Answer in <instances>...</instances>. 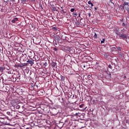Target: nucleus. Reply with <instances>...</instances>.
Returning <instances> with one entry per match:
<instances>
[{
	"label": "nucleus",
	"instance_id": "nucleus-1",
	"mask_svg": "<svg viewBox=\"0 0 129 129\" xmlns=\"http://www.w3.org/2000/svg\"><path fill=\"white\" fill-rule=\"evenodd\" d=\"M122 4H123V5H124V11H126L127 13H129L128 3L123 1Z\"/></svg>",
	"mask_w": 129,
	"mask_h": 129
},
{
	"label": "nucleus",
	"instance_id": "nucleus-2",
	"mask_svg": "<svg viewBox=\"0 0 129 129\" xmlns=\"http://www.w3.org/2000/svg\"><path fill=\"white\" fill-rule=\"evenodd\" d=\"M13 107H14V108H16V109H19V112H23V111H24V106H22V107H21V106L19 104H16L13 106Z\"/></svg>",
	"mask_w": 129,
	"mask_h": 129
},
{
	"label": "nucleus",
	"instance_id": "nucleus-3",
	"mask_svg": "<svg viewBox=\"0 0 129 129\" xmlns=\"http://www.w3.org/2000/svg\"><path fill=\"white\" fill-rule=\"evenodd\" d=\"M35 61V60L33 59V58H30V59H28L27 61V64H30L31 66H33V65H34V64H35V63L34 62Z\"/></svg>",
	"mask_w": 129,
	"mask_h": 129
},
{
	"label": "nucleus",
	"instance_id": "nucleus-4",
	"mask_svg": "<svg viewBox=\"0 0 129 129\" xmlns=\"http://www.w3.org/2000/svg\"><path fill=\"white\" fill-rule=\"evenodd\" d=\"M119 37L123 39V40H124V39H127V36L126 35V34H123V33L122 32L121 33V34H120Z\"/></svg>",
	"mask_w": 129,
	"mask_h": 129
},
{
	"label": "nucleus",
	"instance_id": "nucleus-5",
	"mask_svg": "<svg viewBox=\"0 0 129 129\" xmlns=\"http://www.w3.org/2000/svg\"><path fill=\"white\" fill-rule=\"evenodd\" d=\"M51 113L53 114V115H57L58 114V111H57V109L56 108H52Z\"/></svg>",
	"mask_w": 129,
	"mask_h": 129
},
{
	"label": "nucleus",
	"instance_id": "nucleus-6",
	"mask_svg": "<svg viewBox=\"0 0 129 129\" xmlns=\"http://www.w3.org/2000/svg\"><path fill=\"white\" fill-rule=\"evenodd\" d=\"M11 117L14 118L17 116V113L14 110H11Z\"/></svg>",
	"mask_w": 129,
	"mask_h": 129
},
{
	"label": "nucleus",
	"instance_id": "nucleus-7",
	"mask_svg": "<svg viewBox=\"0 0 129 129\" xmlns=\"http://www.w3.org/2000/svg\"><path fill=\"white\" fill-rule=\"evenodd\" d=\"M115 33L116 34L117 36H120V34H121L120 32H119V29L118 28H116L115 30Z\"/></svg>",
	"mask_w": 129,
	"mask_h": 129
},
{
	"label": "nucleus",
	"instance_id": "nucleus-8",
	"mask_svg": "<svg viewBox=\"0 0 129 129\" xmlns=\"http://www.w3.org/2000/svg\"><path fill=\"white\" fill-rule=\"evenodd\" d=\"M26 66H28L27 63H22L21 64H19L18 66V67H20V68H23V67H26Z\"/></svg>",
	"mask_w": 129,
	"mask_h": 129
},
{
	"label": "nucleus",
	"instance_id": "nucleus-9",
	"mask_svg": "<svg viewBox=\"0 0 129 129\" xmlns=\"http://www.w3.org/2000/svg\"><path fill=\"white\" fill-rule=\"evenodd\" d=\"M98 36H99V33L94 32V35L93 36L94 39H98Z\"/></svg>",
	"mask_w": 129,
	"mask_h": 129
},
{
	"label": "nucleus",
	"instance_id": "nucleus-10",
	"mask_svg": "<svg viewBox=\"0 0 129 129\" xmlns=\"http://www.w3.org/2000/svg\"><path fill=\"white\" fill-rule=\"evenodd\" d=\"M70 52L72 53V54L75 53V48L74 47H71L70 48Z\"/></svg>",
	"mask_w": 129,
	"mask_h": 129
},
{
	"label": "nucleus",
	"instance_id": "nucleus-11",
	"mask_svg": "<svg viewBox=\"0 0 129 129\" xmlns=\"http://www.w3.org/2000/svg\"><path fill=\"white\" fill-rule=\"evenodd\" d=\"M119 9L121 11H122V12H125V10H124V6L123 5H120V7H119Z\"/></svg>",
	"mask_w": 129,
	"mask_h": 129
},
{
	"label": "nucleus",
	"instance_id": "nucleus-12",
	"mask_svg": "<svg viewBox=\"0 0 129 129\" xmlns=\"http://www.w3.org/2000/svg\"><path fill=\"white\" fill-rule=\"evenodd\" d=\"M19 19L18 18H14L12 20L11 23H15L16 22L18 21Z\"/></svg>",
	"mask_w": 129,
	"mask_h": 129
},
{
	"label": "nucleus",
	"instance_id": "nucleus-13",
	"mask_svg": "<svg viewBox=\"0 0 129 129\" xmlns=\"http://www.w3.org/2000/svg\"><path fill=\"white\" fill-rule=\"evenodd\" d=\"M111 51L112 52H117V48L115 46H114V47L111 48Z\"/></svg>",
	"mask_w": 129,
	"mask_h": 129
},
{
	"label": "nucleus",
	"instance_id": "nucleus-14",
	"mask_svg": "<svg viewBox=\"0 0 129 129\" xmlns=\"http://www.w3.org/2000/svg\"><path fill=\"white\" fill-rule=\"evenodd\" d=\"M7 114H8V115H9L10 117H12V110L7 111Z\"/></svg>",
	"mask_w": 129,
	"mask_h": 129
},
{
	"label": "nucleus",
	"instance_id": "nucleus-15",
	"mask_svg": "<svg viewBox=\"0 0 129 129\" xmlns=\"http://www.w3.org/2000/svg\"><path fill=\"white\" fill-rule=\"evenodd\" d=\"M118 56L120 58H123V53H122L121 52H120L118 53Z\"/></svg>",
	"mask_w": 129,
	"mask_h": 129
},
{
	"label": "nucleus",
	"instance_id": "nucleus-16",
	"mask_svg": "<svg viewBox=\"0 0 129 129\" xmlns=\"http://www.w3.org/2000/svg\"><path fill=\"white\" fill-rule=\"evenodd\" d=\"M51 65H52V68H57V66H56V62H52L51 63Z\"/></svg>",
	"mask_w": 129,
	"mask_h": 129
},
{
	"label": "nucleus",
	"instance_id": "nucleus-17",
	"mask_svg": "<svg viewBox=\"0 0 129 129\" xmlns=\"http://www.w3.org/2000/svg\"><path fill=\"white\" fill-rule=\"evenodd\" d=\"M117 48V51H120V52H121V50H122V48L121 47H116Z\"/></svg>",
	"mask_w": 129,
	"mask_h": 129
},
{
	"label": "nucleus",
	"instance_id": "nucleus-18",
	"mask_svg": "<svg viewBox=\"0 0 129 129\" xmlns=\"http://www.w3.org/2000/svg\"><path fill=\"white\" fill-rule=\"evenodd\" d=\"M54 39L55 40H57V41H59V40H60V37H57V36H54Z\"/></svg>",
	"mask_w": 129,
	"mask_h": 129
},
{
	"label": "nucleus",
	"instance_id": "nucleus-19",
	"mask_svg": "<svg viewBox=\"0 0 129 129\" xmlns=\"http://www.w3.org/2000/svg\"><path fill=\"white\" fill-rule=\"evenodd\" d=\"M27 1L28 0H20L21 4H24V3H27Z\"/></svg>",
	"mask_w": 129,
	"mask_h": 129
},
{
	"label": "nucleus",
	"instance_id": "nucleus-20",
	"mask_svg": "<svg viewBox=\"0 0 129 129\" xmlns=\"http://www.w3.org/2000/svg\"><path fill=\"white\" fill-rule=\"evenodd\" d=\"M4 69H5V68H4V67H0V71H1V72H3Z\"/></svg>",
	"mask_w": 129,
	"mask_h": 129
},
{
	"label": "nucleus",
	"instance_id": "nucleus-21",
	"mask_svg": "<svg viewBox=\"0 0 129 129\" xmlns=\"http://www.w3.org/2000/svg\"><path fill=\"white\" fill-rule=\"evenodd\" d=\"M76 25V26H79L80 25V23L79 21H77Z\"/></svg>",
	"mask_w": 129,
	"mask_h": 129
},
{
	"label": "nucleus",
	"instance_id": "nucleus-22",
	"mask_svg": "<svg viewBox=\"0 0 129 129\" xmlns=\"http://www.w3.org/2000/svg\"><path fill=\"white\" fill-rule=\"evenodd\" d=\"M52 30H54V31H57V27H52Z\"/></svg>",
	"mask_w": 129,
	"mask_h": 129
},
{
	"label": "nucleus",
	"instance_id": "nucleus-23",
	"mask_svg": "<svg viewBox=\"0 0 129 129\" xmlns=\"http://www.w3.org/2000/svg\"><path fill=\"white\" fill-rule=\"evenodd\" d=\"M73 15L74 16H75V17H76L77 16H78V14H77V13L76 12H74V13H73Z\"/></svg>",
	"mask_w": 129,
	"mask_h": 129
},
{
	"label": "nucleus",
	"instance_id": "nucleus-24",
	"mask_svg": "<svg viewBox=\"0 0 129 129\" xmlns=\"http://www.w3.org/2000/svg\"><path fill=\"white\" fill-rule=\"evenodd\" d=\"M84 106V104H82L81 105H80L79 106V107H80V108H83Z\"/></svg>",
	"mask_w": 129,
	"mask_h": 129
},
{
	"label": "nucleus",
	"instance_id": "nucleus-25",
	"mask_svg": "<svg viewBox=\"0 0 129 129\" xmlns=\"http://www.w3.org/2000/svg\"><path fill=\"white\" fill-rule=\"evenodd\" d=\"M122 26L123 27H126V24H125V23H124V22H123L122 24Z\"/></svg>",
	"mask_w": 129,
	"mask_h": 129
},
{
	"label": "nucleus",
	"instance_id": "nucleus-26",
	"mask_svg": "<svg viewBox=\"0 0 129 129\" xmlns=\"http://www.w3.org/2000/svg\"><path fill=\"white\" fill-rule=\"evenodd\" d=\"M108 68H110V69H112V66L111 65L109 64L108 66Z\"/></svg>",
	"mask_w": 129,
	"mask_h": 129
},
{
	"label": "nucleus",
	"instance_id": "nucleus-27",
	"mask_svg": "<svg viewBox=\"0 0 129 129\" xmlns=\"http://www.w3.org/2000/svg\"><path fill=\"white\" fill-rule=\"evenodd\" d=\"M70 11H71V13H73V12H74V11H75V9H71Z\"/></svg>",
	"mask_w": 129,
	"mask_h": 129
},
{
	"label": "nucleus",
	"instance_id": "nucleus-28",
	"mask_svg": "<svg viewBox=\"0 0 129 129\" xmlns=\"http://www.w3.org/2000/svg\"><path fill=\"white\" fill-rule=\"evenodd\" d=\"M104 41H105V38H103V40H102L101 41V44H102V43H104Z\"/></svg>",
	"mask_w": 129,
	"mask_h": 129
},
{
	"label": "nucleus",
	"instance_id": "nucleus-29",
	"mask_svg": "<svg viewBox=\"0 0 129 129\" xmlns=\"http://www.w3.org/2000/svg\"><path fill=\"white\" fill-rule=\"evenodd\" d=\"M88 79H89V80H90V79H91V75H88Z\"/></svg>",
	"mask_w": 129,
	"mask_h": 129
},
{
	"label": "nucleus",
	"instance_id": "nucleus-30",
	"mask_svg": "<svg viewBox=\"0 0 129 129\" xmlns=\"http://www.w3.org/2000/svg\"><path fill=\"white\" fill-rule=\"evenodd\" d=\"M60 77H61V79L62 80H64L65 79V77H63V76H61Z\"/></svg>",
	"mask_w": 129,
	"mask_h": 129
},
{
	"label": "nucleus",
	"instance_id": "nucleus-31",
	"mask_svg": "<svg viewBox=\"0 0 129 129\" xmlns=\"http://www.w3.org/2000/svg\"><path fill=\"white\" fill-rule=\"evenodd\" d=\"M53 50H54V51H58V49L57 48H56V47H54L53 48Z\"/></svg>",
	"mask_w": 129,
	"mask_h": 129
},
{
	"label": "nucleus",
	"instance_id": "nucleus-32",
	"mask_svg": "<svg viewBox=\"0 0 129 129\" xmlns=\"http://www.w3.org/2000/svg\"><path fill=\"white\" fill-rule=\"evenodd\" d=\"M88 5H91L92 4V3H91V1H88Z\"/></svg>",
	"mask_w": 129,
	"mask_h": 129
},
{
	"label": "nucleus",
	"instance_id": "nucleus-33",
	"mask_svg": "<svg viewBox=\"0 0 129 129\" xmlns=\"http://www.w3.org/2000/svg\"><path fill=\"white\" fill-rule=\"evenodd\" d=\"M94 9H95V12H96L97 11V8L96 7H95Z\"/></svg>",
	"mask_w": 129,
	"mask_h": 129
},
{
	"label": "nucleus",
	"instance_id": "nucleus-34",
	"mask_svg": "<svg viewBox=\"0 0 129 129\" xmlns=\"http://www.w3.org/2000/svg\"><path fill=\"white\" fill-rule=\"evenodd\" d=\"M7 54H8V55H11V52L8 51V52H7Z\"/></svg>",
	"mask_w": 129,
	"mask_h": 129
},
{
	"label": "nucleus",
	"instance_id": "nucleus-35",
	"mask_svg": "<svg viewBox=\"0 0 129 129\" xmlns=\"http://www.w3.org/2000/svg\"><path fill=\"white\" fill-rule=\"evenodd\" d=\"M39 7H40V8H41V9H42V10H43V7H42V5H39Z\"/></svg>",
	"mask_w": 129,
	"mask_h": 129
},
{
	"label": "nucleus",
	"instance_id": "nucleus-36",
	"mask_svg": "<svg viewBox=\"0 0 129 129\" xmlns=\"http://www.w3.org/2000/svg\"><path fill=\"white\" fill-rule=\"evenodd\" d=\"M88 15H89V18H90L91 17V14L90 13H89Z\"/></svg>",
	"mask_w": 129,
	"mask_h": 129
},
{
	"label": "nucleus",
	"instance_id": "nucleus-37",
	"mask_svg": "<svg viewBox=\"0 0 129 129\" xmlns=\"http://www.w3.org/2000/svg\"><path fill=\"white\" fill-rule=\"evenodd\" d=\"M31 2H32V3H35V0H30Z\"/></svg>",
	"mask_w": 129,
	"mask_h": 129
},
{
	"label": "nucleus",
	"instance_id": "nucleus-38",
	"mask_svg": "<svg viewBox=\"0 0 129 129\" xmlns=\"http://www.w3.org/2000/svg\"><path fill=\"white\" fill-rule=\"evenodd\" d=\"M123 79H125V78H126V76H124V77H123Z\"/></svg>",
	"mask_w": 129,
	"mask_h": 129
},
{
	"label": "nucleus",
	"instance_id": "nucleus-39",
	"mask_svg": "<svg viewBox=\"0 0 129 129\" xmlns=\"http://www.w3.org/2000/svg\"><path fill=\"white\" fill-rule=\"evenodd\" d=\"M91 7H93V4L92 3V4H91Z\"/></svg>",
	"mask_w": 129,
	"mask_h": 129
},
{
	"label": "nucleus",
	"instance_id": "nucleus-40",
	"mask_svg": "<svg viewBox=\"0 0 129 129\" xmlns=\"http://www.w3.org/2000/svg\"><path fill=\"white\" fill-rule=\"evenodd\" d=\"M61 11H62V12H63V13H66V12H64V10H61Z\"/></svg>",
	"mask_w": 129,
	"mask_h": 129
},
{
	"label": "nucleus",
	"instance_id": "nucleus-41",
	"mask_svg": "<svg viewBox=\"0 0 129 129\" xmlns=\"http://www.w3.org/2000/svg\"><path fill=\"white\" fill-rule=\"evenodd\" d=\"M108 75V76L110 77V75H111V74H109Z\"/></svg>",
	"mask_w": 129,
	"mask_h": 129
},
{
	"label": "nucleus",
	"instance_id": "nucleus-42",
	"mask_svg": "<svg viewBox=\"0 0 129 129\" xmlns=\"http://www.w3.org/2000/svg\"><path fill=\"white\" fill-rule=\"evenodd\" d=\"M90 9H91L92 10L93 9V8L92 7V6H91V7H90Z\"/></svg>",
	"mask_w": 129,
	"mask_h": 129
},
{
	"label": "nucleus",
	"instance_id": "nucleus-43",
	"mask_svg": "<svg viewBox=\"0 0 129 129\" xmlns=\"http://www.w3.org/2000/svg\"><path fill=\"white\" fill-rule=\"evenodd\" d=\"M78 114V113H76V115H77Z\"/></svg>",
	"mask_w": 129,
	"mask_h": 129
},
{
	"label": "nucleus",
	"instance_id": "nucleus-44",
	"mask_svg": "<svg viewBox=\"0 0 129 129\" xmlns=\"http://www.w3.org/2000/svg\"><path fill=\"white\" fill-rule=\"evenodd\" d=\"M109 2H110V3H111V0H109Z\"/></svg>",
	"mask_w": 129,
	"mask_h": 129
},
{
	"label": "nucleus",
	"instance_id": "nucleus-45",
	"mask_svg": "<svg viewBox=\"0 0 129 129\" xmlns=\"http://www.w3.org/2000/svg\"><path fill=\"white\" fill-rule=\"evenodd\" d=\"M79 17H80V14H79Z\"/></svg>",
	"mask_w": 129,
	"mask_h": 129
},
{
	"label": "nucleus",
	"instance_id": "nucleus-46",
	"mask_svg": "<svg viewBox=\"0 0 129 129\" xmlns=\"http://www.w3.org/2000/svg\"><path fill=\"white\" fill-rule=\"evenodd\" d=\"M41 92V93H44L43 92Z\"/></svg>",
	"mask_w": 129,
	"mask_h": 129
},
{
	"label": "nucleus",
	"instance_id": "nucleus-47",
	"mask_svg": "<svg viewBox=\"0 0 129 129\" xmlns=\"http://www.w3.org/2000/svg\"><path fill=\"white\" fill-rule=\"evenodd\" d=\"M53 10L55 11V8L53 9Z\"/></svg>",
	"mask_w": 129,
	"mask_h": 129
},
{
	"label": "nucleus",
	"instance_id": "nucleus-48",
	"mask_svg": "<svg viewBox=\"0 0 129 129\" xmlns=\"http://www.w3.org/2000/svg\"><path fill=\"white\" fill-rule=\"evenodd\" d=\"M66 121H67V120H66L65 121V122H66Z\"/></svg>",
	"mask_w": 129,
	"mask_h": 129
},
{
	"label": "nucleus",
	"instance_id": "nucleus-49",
	"mask_svg": "<svg viewBox=\"0 0 129 129\" xmlns=\"http://www.w3.org/2000/svg\"><path fill=\"white\" fill-rule=\"evenodd\" d=\"M17 78H18V77H17Z\"/></svg>",
	"mask_w": 129,
	"mask_h": 129
}]
</instances>
